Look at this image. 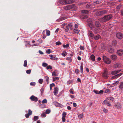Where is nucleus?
<instances>
[{"label":"nucleus","mask_w":123,"mask_h":123,"mask_svg":"<svg viewBox=\"0 0 123 123\" xmlns=\"http://www.w3.org/2000/svg\"><path fill=\"white\" fill-rule=\"evenodd\" d=\"M91 59L93 61H94L95 60V57L94 55H92L91 56Z\"/></svg>","instance_id":"a878e982"},{"label":"nucleus","mask_w":123,"mask_h":123,"mask_svg":"<svg viewBox=\"0 0 123 123\" xmlns=\"http://www.w3.org/2000/svg\"><path fill=\"white\" fill-rule=\"evenodd\" d=\"M103 111L105 113H107L108 112V110L107 109H105L104 108H103Z\"/></svg>","instance_id":"a19ab883"},{"label":"nucleus","mask_w":123,"mask_h":123,"mask_svg":"<svg viewBox=\"0 0 123 123\" xmlns=\"http://www.w3.org/2000/svg\"><path fill=\"white\" fill-rule=\"evenodd\" d=\"M66 25L67 24L65 23H64L62 25V27L64 28L66 27Z\"/></svg>","instance_id":"e2e57ef3"},{"label":"nucleus","mask_w":123,"mask_h":123,"mask_svg":"<svg viewBox=\"0 0 123 123\" xmlns=\"http://www.w3.org/2000/svg\"><path fill=\"white\" fill-rule=\"evenodd\" d=\"M72 80H69L67 82V84L68 85H69L72 82Z\"/></svg>","instance_id":"864d4df0"},{"label":"nucleus","mask_w":123,"mask_h":123,"mask_svg":"<svg viewBox=\"0 0 123 123\" xmlns=\"http://www.w3.org/2000/svg\"><path fill=\"white\" fill-rule=\"evenodd\" d=\"M72 6L71 5H69L64 7L63 8L66 10H69L71 9Z\"/></svg>","instance_id":"0eeeda50"},{"label":"nucleus","mask_w":123,"mask_h":123,"mask_svg":"<svg viewBox=\"0 0 123 123\" xmlns=\"http://www.w3.org/2000/svg\"><path fill=\"white\" fill-rule=\"evenodd\" d=\"M114 52V49L112 48H111L109 50V52L111 53H113Z\"/></svg>","instance_id":"393cba45"},{"label":"nucleus","mask_w":123,"mask_h":123,"mask_svg":"<svg viewBox=\"0 0 123 123\" xmlns=\"http://www.w3.org/2000/svg\"><path fill=\"white\" fill-rule=\"evenodd\" d=\"M101 38V36L100 35H97L94 36V38L96 40H98L99 38Z\"/></svg>","instance_id":"4be33fe9"},{"label":"nucleus","mask_w":123,"mask_h":123,"mask_svg":"<svg viewBox=\"0 0 123 123\" xmlns=\"http://www.w3.org/2000/svg\"><path fill=\"white\" fill-rule=\"evenodd\" d=\"M45 30H44L43 32V39L45 38L46 37V36L45 34Z\"/></svg>","instance_id":"7c9ffc66"},{"label":"nucleus","mask_w":123,"mask_h":123,"mask_svg":"<svg viewBox=\"0 0 123 123\" xmlns=\"http://www.w3.org/2000/svg\"><path fill=\"white\" fill-rule=\"evenodd\" d=\"M49 56L51 57L50 59L51 60H57L58 59V58H56L54 57L53 55H50Z\"/></svg>","instance_id":"f3484780"},{"label":"nucleus","mask_w":123,"mask_h":123,"mask_svg":"<svg viewBox=\"0 0 123 123\" xmlns=\"http://www.w3.org/2000/svg\"><path fill=\"white\" fill-rule=\"evenodd\" d=\"M74 1V0H66V4L73 3Z\"/></svg>","instance_id":"dca6fc26"},{"label":"nucleus","mask_w":123,"mask_h":123,"mask_svg":"<svg viewBox=\"0 0 123 123\" xmlns=\"http://www.w3.org/2000/svg\"><path fill=\"white\" fill-rule=\"evenodd\" d=\"M81 12L83 13L88 14L89 12L88 10H82L81 11Z\"/></svg>","instance_id":"412c9836"},{"label":"nucleus","mask_w":123,"mask_h":123,"mask_svg":"<svg viewBox=\"0 0 123 123\" xmlns=\"http://www.w3.org/2000/svg\"><path fill=\"white\" fill-rule=\"evenodd\" d=\"M71 6H72L71 9H73V10L74 11L78 9V7L74 4H72L71 5Z\"/></svg>","instance_id":"f8f14e48"},{"label":"nucleus","mask_w":123,"mask_h":123,"mask_svg":"<svg viewBox=\"0 0 123 123\" xmlns=\"http://www.w3.org/2000/svg\"><path fill=\"white\" fill-rule=\"evenodd\" d=\"M25 67H26L27 66V61L26 60H25L24 61V64L23 65Z\"/></svg>","instance_id":"58836bf2"},{"label":"nucleus","mask_w":123,"mask_h":123,"mask_svg":"<svg viewBox=\"0 0 123 123\" xmlns=\"http://www.w3.org/2000/svg\"><path fill=\"white\" fill-rule=\"evenodd\" d=\"M69 27L68 25H66V27L64 28L65 29L66 31L67 32L69 30Z\"/></svg>","instance_id":"2f4dec72"},{"label":"nucleus","mask_w":123,"mask_h":123,"mask_svg":"<svg viewBox=\"0 0 123 123\" xmlns=\"http://www.w3.org/2000/svg\"><path fill=\"white\" fill-rule=\"evenodd\" d=\"M54 93L55 95H57L58 92V88L57 87H55L54 88Z\"/></svg>","instance_id":"1a4fd4ad"},{"label":"nucleus","mask_w":123,"mask_h":123,"mask_svg":"<svg viewBox=\"0 0 123 123\" xmlns=\"http://www.w3.org/2000/svg\"><path fill=\"white\" fill-rule=\"evenodd\" d=\"M121 71V70H119L112 71L111 72V74L113 75H114L119 73Z\"/></svg>","instance_id":"4468645a"},{"label":"nucleus","mask_w":123,"mask_h":123,"mask_svg":"<svg viewBox=\"0 0 123 123\" xmlns=\"http://www.w3.org/2000/svg\"><path fill=\"white\" fill-rule=\"evenodd\" d=\"M117 53L119 55H122L123 54V51L121 49L118 50H117Z\"/></svg>","instance_id":"ddd939ff"},{"label":"nucleus","mask_w":123,"mask_h":123,"mask_svg":"<svg viewBox=\"0 0 123 123\" xmlns=\"http://www.w3.org/2000/svg\"><path fill=\"white\" fill-rule=\"evenodd\" d=\"M117 58V56L114 55H112L111 56V58L113 61L116 60Z\"/></svg>","instance_id":"2eb2a0df"},{"label":"nucleus","mask_w":123,"mask_h":123,"mask_svg":"<svg viewBox=\"0 0 123 123\" xmlns=\"http://www.w3.org/2000/svg\"><path fill=\"white\" fill-rule=\"evenodd\" d=\"M67 53L65 52H63L62 54V55L64 56H65L67 55Z\"/></svg>","instance_id":"37998d69"},{"label":"nucleus","mask_w":123,"mask_h":123,"mask_svg":"<svg viewBox=\"0 0 123 123\" xmlns=\"http://www.w3.org/2000/svg\"><path fill=\"white\" fill-rule=\"evenodd\" d=\"M66 59L69 62H71L72 61V59L71 57H68L66 58Z\"/></svg>","instance_id":"c756f323"},{"label":"nucleus","mask_w":123,"mask_h":123,"mask_svg":"<svg viewBox=\"0 0 123 123\" xmlns=\"http://www.w3.org/2000/svg\"><path fill=\"white\" fill-rule=\"evenodd\" d=\"M88 25L90 28H93L94 26L93 23L92 22H89L88 23Z\"/></svg>","instance_id":"a211bd4d"},{"label":"nucleus","mask_w":123,"mask_h":123,"mask_svg":"<svg viewBox=\"0 0 123 123\" xmlns=\"http://www.w3.org/2000/svg\"><path fill=\"white\" fill-rule=\"evenodd\" d=\"M46 68L47 69H52V67L50 65L47 66V67Z\"/></svg>","instance_id":"5fc2aeb1"},{"label":"nucleus","mask_w":123,"mask_h":123,"mask_svg":"<svg viewBox=\"0 0 123 123\" xmlns=\"http://www.w3.org/2000/svg\"><path fill=\"white\" fill-rule=\"evenodd\" d=\"M108 71L106 69H105L102 74V76L105 79H107L108 77Z\"/></svg>","instance_id":"7ed1b4c3"},{"label":"nucleus","mask_w":123,"mask_h":123,"mask_svg":"<svg viewBox=\"0 0 123 123\" xmlns=\"http://www.w3.org/2000/svg\"><path fill=\"white\" fill-rule=\"evenodd\" d=\"M116 36L118 39H121L123 37V34L121 33H118L116 34Z\"/></svg>","instance_id":"39448f33"},{"label":"nucleus","mask_w":123,"mask_h":123,"mask_svg":"<svg viewBox=\"0 0 123 123\" xmlns=\"http://www.w3.org/2000/svg\"><path fill=\"white\" fill-rule=\"evenodd\" d=\"M59 80V78L57 77H54L53 78V81H55L56 80Z\"/></svg>","instance_id":"b1692460"},{"label":"nucleus","mask_w":123,"mask_h":123,"mask_svg":"<svg viewBox=\"0 0 123 123\" xmlns=\"http://www.w3.org/2000/svg\"><path fill=\"white\" fill-rule=\"evenodd\" d=\"M107 11L105 10L100 11L97 12L96 13V15L97 16H100V15L106 14L107 13Z\"/></svg>","instance_id":"20e7f679"},{"label":"nucleus","mask_w":123,"mask_h":123,"mask_svg":"<svg viewBox=\"0 0 123 123\" xmlns=\"http://www.w3.org/2000/svg\"><path fill=\"white\" fill-rule=\"evenodd\" d=\"M32 112L31 111V110L30 109L29 110H28V114H29L30 115H31L32 114Z\"/></svg>","instance_id":"13d9d810"},{"label":"nucleus","mask_w":123,"mask_h":123,"mask_svg":"<svg viewBox=\"0 0 123 123\" xmlns=\"http://www.w3.org/2000/svg\"><path fill=\"white\" fill-rule=\"evenodd\" d=\"M95 25L97 27H99L101 26L100 23L98 21H95Z\"/></svg>","instance_id":"aec40b11"},{"label":"nucleus","mask_w":123,"mask_h":123,"mask_svg":"<svg viewBox=\"0 0 123 123\" xmlns=\"http://www.w3.org/2000/svg\"><path fill=\"white\" fill-rule=\"evenodd\" d=\"M121 6L120 5L118 6L117 7V9L118 10H119L121 8Z\"/></svg>","instance_id":"774afa93"},{"label":"nucleus","mask_w":123,"mask_h":123,"mask_svg":"<svg viewBox=\"0 0 123 123\" xmlns=\"http://www.w3.org/2000/svg\"><path fill=\"white\" fill-rule=\"evenodd\" d=\"M67 114V113L65 112H63L62 114V117H65L66 115Z\"/></svg>","instance_id":"a18cd8bd"},{"label":"nucleus","mask_w":123,"mask_h":123,"mask_svg":"<svg viewBox=\"0 0 123 123\" xmlns=\"http://www.w3.org/2000/svg\"><path fill=\"white\" fill-rule=\"evenodd\" d=\"M54 105L56 106H58L61 107H63V105H62L56 102H54Z\"/></svg>","instance_id":"9b49d317"},{"label":"nucleus","mask_w":123,"mask_h":123,"mask_svg":"<svg viewBox=\"0 0 123 123\" xmlns=\"http://www.w3.org/2000/svg\"><path fill=\"white\" fill-rule=\"evenodd\" d=\"M93 92H94L96 94H99V91L95 90H93Z\"/></svg>","instance_id":"69168bd1"},{"label":"nucleus","mask_w":123,"mask_h":123,"mask_svg":"<svg viewBox=\"0 0 123 123\" xmlns=\"http://www.w3.org/2000/svg\"><path fill=\"white\" fill-rule=\"evenodd\" d=\"M30 85L31 86H34L36 85V83L35 82H31L30 83Z\"/></svg>","instance_id":"680f3d73"},{"label":"nucleus","mask_w":123,"mask_h":123,"mask_svg":"<svg viewBox=\"0 0 123 123\" xmlns=\"http://www.w3.org/2000/svg\"><path fill=\"white\" fill-rule=\"evenodd\" d=\"M51 52L50 50V49H47L46 51V53L47 54H49Z\"/></svg>","instance_id":"6e6d98bb"},{"label":"nucleus","mask_w":123,"mask_h":123,"mask_svg":"<svg viewBox=\"0 0 123 123\" xmlns=\"http://www.w3.org/2000/svg\"><path fill=\"white\" fill-rule=\"evenodd\" d=\"M74 31L76 33H78L79 32V31L77 29H74Z\"/></svg>","instance_id":"8fccbe9b"},{"label":"nucleus","mask_w":123,"mask_h":123,"mask_svg":"<svg viewBox=\"0 0 123 123\" xmlns=\"http://www.w3.org/2000/svg\"><path fill=\"white\" fill-rule=\"evenodd\" d=\"M38 118V116H34L33 118V120L35 121H36L37 120Z\"/></svg>","instance_id":"473e14b6"},{"label":"nucleus","mask_w":123,"mask_h":123,"mask_svg":"<svg viewBox=\"0 0 123 123\" xmlns=\"http://www.w3.org/2000/svg\"><path fill=\"white\" fill-rule=\"evenodd\" d=\"M122 73H120L119 74H117L116 75V76L117 77V78H118L119 76H120L122 75Z\"/></svg>","instance_id":"0e129e2a"},{"label":"nucleus","mask_w":123,"mask_h":123,"mask_svg":"<svg viewBox=\"0 0 123 123\" xmlns=\"http://www.w3.org/2000/svg\"><path fill=\"white\" fill-rule=\"evenodd\" d=\"M111 14L107 15L104 16L103 18L100 19V20L102 22H106L110 20L112 18Z\"/></svg>","instance_id":"f257e3e1"},{"label":"nucleus","mask_w":123,"mask_h":123,"mask_svg":"<svg viewBox=\"0 0 123 123\" xmlns=\"http://www.w3.org/2000/svg\"><path fill=\"white\" fill-rule=\"evenodd\" d=\"M52 76H58V75L57 74H56V73L55 71H54L52 73Z\"/></svg>","instance_id":"603ef678"},{"label":"nucleus","mask_w":123,"mask_h":123,"mask_svg":"<svg viewBox=\"0 0 123 123\" xmlns=\"http://www.w3.org/2000/svg\"><path fill=\"white\" fill-rule=\"evenodd\" d=\"M55 44H56V45H61V42H60L58 41V42H56L55 43Z\"/></svg>","instance_id":"052dcab7"},{"label":"nucleus","mask_w":123,"mask_h":123,"mask_svg":"<svg viewBox=\"0 0 123 123\" xmlns=\"http://www.w3.org/2000/svg\"><path fill=\"white\" fill-rule=\"evenodd\" d=\"M103 59L104 62L107 64H109L111 63V61L110 59L105 56H103Z\"/></svg>","instance_id":"f03ea898"},{"label":"nucleus","mask_w":123,"mask_h":123,"mask_svg":"<svg viewBox=\"0 0 123 123\" xmlns=\"http://www.w3.org/2000/svg\"><path fill=\"white\" fill-rule=\"evenodd\" d=\"M68 25L69 27H70V28H71L73 27V24L72 23H70L68 24Z\"/></svg>","instance_id":"4c0bfd02"},{"label":"nucleus","mask_w":123,"mask_h":123,"mask_svg":"<svg viewBox=\"0 0 123 123\" xmlns=\"http://www.w3.org/2000/svg\"><path fill=\"white\" fill-rule=\"evenodd\" d=\"M88 35L90 37H93L94 36V35L91 31H89L88 33Z\"/></svg>","instance_id":"5701e85b"},{"label":"nucleus","mask_w":123,"mask_h":123,"mask_svg":"<svg viewBox=\"0 0 123 123\" xmlns=\"http://www.w3.org/2000/svg\"><path fill=\"white\" fill-rule=\"evenodd\" d=\"M45 79H46V81L47 82V83L48 84L49 83V77L47 76H46L44 77Z\"/></svg>","instance_id":"e433bc0d"},{"label":"nucleus","mask_w":123,"mask_h":123,"mask_svg":"<svg viewBox=\"0 0 123 123\" xmlns=\"http://www.w3.org/2000/svg\"><path fill=\"white\" fill-rule=\"evenodd\" d=\"M51 112L50 110L49 109H48L46 110L45 111V113L47 114H49V113Z\"/></svg>","instance_id":"72a5a7b5"},{"label":"nucleus","mask_w":123,"mask_h":123,"mask_svg":"<svg viewBox=\"0 0 123 123\" xmlns=\"http://www.w3.org/2000/svg\"><path fill=\"white\" fill-rule=\"evenodd\" d=\"M121 64L119 63L116 64L115 65V67L116 68H120V67H121Z\"/></svg>","instance_id":"bb28decb"},{"label":"nucleus","mask_w":123,"mask_h":123,"mask_svg":"<svg viewBox=\"0 0 123 123\" xmlns=\"http://www.w3.org/2000/svg\"><path fill=\"white\" fill-rule=\"evenodd\" d=\"M82 17L84 18H87V16L86 15H82Z\"/></svg>","instance_id":"338daca9"},{"label":"nucleus","mask_w":123,"mask_h":123,"mask_svg":"<svg viewBox=\"0 0 123 123\" xmlns=\"http://www.w3.org/2000/svg\"><path fill=\"white\" fill-rule=\"evenodd\" d=\"M83 66L82 65H81L80 67V72L81 73H82L83 72Z\"/></svg>","instance_id":"ea45409f"},{"label":"nucleus","mask_w":123,"mask_h":123,"mask_svg":"<svg viewBox=\"0 0 123 123\" xmlns=\"http://www.w3.org/2000/svg\"><path fill=\"white\" fill-rule=\"evenodd\" d=\"M31 72V70H28L26 71V73L27 74H30Z\"/></svg>","instance_id":"4d7b16f0"},{"label":"nucleus","mask_w":123,"mask_h":123,"mask_svg":"<svg viewBox=\"0 0 123 123\" xmlns=\"http://www.w3.org/2000/svg\"><path fill=\"white\" fill-rule=\"evenodd\" d=\"M83 114H80L78 115V117L80 118H82Z\"/></svg>","instance_id":"79ce46f5"},{"label":"nucleus","mask_w":123,"mask_h":123,"mask_svg":"<svg viewBox=\"0 0 123 123\" xmlns=\"http://www.w3.org/2000/svg\"><path fill=\"white\" fill-rule=\"evenodd\" d=\"M69 47V44H67L66 45L63 44V47L64 48H68Z\"/></svg>","instance_id":"49530a36"},{"label":"nucleus","mask_w":123,"mask_h":123,"mask_svg":"<svg viewBox=\"0 0 123 123\" xmlns=\"http://www.w3.org/2000/svg\"><path fill=\"white\" fill-rule=\"evenodd\" d=\"M110 90L109 89H107L106 90L105 92V93H110Z\"/></svg>","instance_id":"de8ad7c7"},{"label":"nucleus","mask_w":123,"mask_h":123,"mask_svg":"<svg viewBox=\"0 0 123 123\" xmlns=\"http://www.w3.org/2000/svg\"><path fill=\"white\" fill-rule=\"evenodd\" d=\"M115 107L117 109H120L122 108L121 105L119 103H117L114 105Z\"/></svg>","instance_id":"9d476101"},{"label":"nucleus","mask_w":123,"mask_h":123,"mask_svg":"<svg viewBox=\"0 0 123 123\" xmlns=\"http://www.w3.org/2000/svg\"><path fill=\"white\" fill-rule=\"evenodd\" d=\"M59 2L60 4H66V0H60L59 1Z\"/></svg>","instance_id":"6ab92c4d"},{"label":"nucleus","mask_w":123,"mask_h":123,"mask_svg":"<svg viewBox=\"0 0 123 123\" xmlns=\"http://www.w3.org/2000/svg\"><path fill=\"white\" fill-rule=\"evenodd\" d=\"M103 105L106 104L108 106H111V104L109 102L107 101V100H105L102 103Z\"/></svg>","instance_id":"6e6552de"},{"label":"nucleus","mask_w":123,"mask_h":123,"mask_svg":"<svg viewBox=\"0 0 123 123\" xmlns=\"http://www.w3.org/2000/svg\"><path fill=\"white\" fill-rule=\"evenodd\" d=\"M119 87L120 89H122L123 88V82H122L119 86Z\"/></svg>","instance_id":"c85d7f7f"},{"label":"nucleus","mask_w":123,"mask_h":123,"mask_svg":"<svg viewBox=\"0 0 123 123\" xmlns=\"http://www.w3.org/2000/svg\"><path fill=\"white\" fill-rule=\"evenodd\" d=\"M79 70L78 69H75V73L76 74H78L79 73Z\"/></svg>","instance_id":"bf43d9fd"},{"label":"nucleus","mask_w":123,"mask_h":123,"mask_svg":"<svg viewBox=\"0 0 123 123\" xmlns=\"http://www.w3.org/2000/svg\"><path fill=\"white\" fill-rule=\"evenodd\" d=\"M30 98L31 101L35 102L37 101L38 100L37 98L34 95H32L30 97Z\"/></svg>","instance_id":"423d86ee"},{"label":"nucleus","mask_w":123,"mask_h":123,"mask_svg":"<svg viewBox=\"0 0 123 123\" xmlns=\"http://www.w3.org/2000/svg\"><path fill=\"white\" fill-rule=\"evenodd\" d=\"M46 35L47 36H49L50 35V32L49 30H47L46 29Z\"/></svg>","instance_id":"cd10ccee"},{"label":"nucleus","mask_w":123,"mask_h":123,"mask_svg":"<svg viewBox=\"0 0 123 123\" xmlns=\"http://www.w3.org/2000/svg\"><path fill=\"white\" fill-rule=\"evenodd\" d=\"M43 82V79H40L38 80V82L40 84H42Z\"/></svg>","instance_id":"c9c22d12"},{"label":"nucleus","mask_w":123,"mask_h":123,"mask_svg":"<svg viewBox=\"0 0 123 123\" xmlns=\"http://www.w3.org/2000/svg\"><path fill=\"white\" fill-rule=\"evenodd\" d=\"M47 102V99H43L42 101V103L43 104H44V103H46Z\"/></svg>","instance_id":"09e8293b"},{"label":"nucleus","mask_w":123,"mask_h":123,"mask_svg":"<svg viewBox=\"0 0 123 123\" xmlns=\"http://www.w3.org/2000/svg\"><path fill=\"white\" fill-rule=\"evenodd\" d=\"M46 113L45 112L43 113L41 115V117H46Z\"/></svg>","instance_id":"f704fd0d"},{"label":"nucleus","mask_w":123,"mask_h":123,"mask_svg":"<svg viewBox=\"0 0 123 123\" xmlns=\"http://www.w3.org/2000/svg\"><path fill=\"white\" fill-rule=\"evenodd\" d=\"M114 99V98L112 97H109L106 99L105 100H107V101L108 100H112L113 101Z\"/></svg>","instance_id":"c03bdc74"},{"label":"nucleus","mask_w":123,"mask_h":123,"mask_svg":"<svg viewBox=\"0 0 123 123\" xmlns=\"http://www.w3.org/2000/svg\"><path fill=\"white\" fill-rule=\"evenodd\" d=\"M42 65L43 66L45 67L47 66L48 64L45 63L43 62L42 63Z\"/></svg>","instance_id":"3c124183"}]
</instances>
